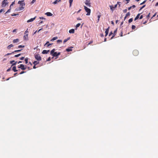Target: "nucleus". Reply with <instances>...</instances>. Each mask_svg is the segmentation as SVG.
<instances>
[{
	"label": "nucleus",
	"instance_id": "nucleus-29",
	"mask_svg": "<svg viewBox=\"0 0 158 158\" xmlns=\"http://www.w3.org/2000/svg\"><path fill=\"white\" fill-rule=\"evenodd\" d=\"M133 18H131L130 19L129 21H128V22H129V23H131V22H132V21H133Z\"/></svg>",
	"mask_w": 158,
	"mask_h": 158
},
{
	"label": "nucleus",
	"instance_id": "nucleus-2",
	"mask_svg": "<svg viewBox=\"0 0 158 158\" xmlns=\"http://www.w3.org/2000/svg\"><path fill=\"white\" fill-rule=\"evenodd\" d=\"M55 49H53L51 51L50 54L52 55L53 56L57 57V52H55Z\"/></svg>",
	"mask_w": 158,
	"mask_h": 158
},
{
	"label": "nucleus",
	"instance_id": "nucleus-49",
	"mask_svg": "<svg viewBox=\"0 0 158 158\" xmlns=\"http://www.w3.org/2000/svg\"><path fill=\"white\" fill-rule=\"evenodd\" d=\"M24 59V57H22L20 58V59L21 60H23Z\"/></svg>",
	"mask_w": 158,
	"mask_h": 158
},
{
	"label": "nucleus",
	"instance_id": "nucleus-32",
	"mask_svg": "<svg viewBox=\"0 0 158 158\" xmlns=\"http://www.w3.org/2000/svg\"><path fill=\"white\" fill-rule=\"evenodd\" d=\"M130 15V12H129L127 13V14L126 15V17H127V16H129Z\"/></svg>",
	"mask_w": 158,
	"mask_h": 158
},
{
	"label": "nucleus",
	"instance_id": "nucleus-58",
	"mask_svg": "<svg viewBox=\"0 0 158 158\" xmlns=\"http://www.w3.org/2000/svg\"><path fill=\"white\" fill-rule=\"evenodd\" d=\"M14 4V2H12L10 6V7Z\"/></svg>",
	"mask_w": 158,
	"mask_h": 158
},
{
	"label": "nucleus",
	"instance_id": "nucleus-56",
	"mask_svg": "<svg viewBox=\"0 0 158 158\" xmlns=\"http://www.w3.org/2000/svg\"><path fill=\"white\" fill-rule=\"evenodd\" d=\"M60 52H58V53H57V56H58L60 55Z\"/></svg>",
	"mask_w": 158,
	"mask_h": 158
},
{
	"label": "nucleus",
	"instance_id": "nucleus-7",
	"mask_svg": "<svg viewBox=\"0 0 158 158\" xmlns=\"http://www.w3.org/2000/svg\"><path fill=\"white\" fill-rule=\"evenodd\" d=\"M139 54V52L137 50H134L133 52V54L135 56H137Z\"/></svg>",
	"mask_w": 158,
	"mask_h": 158
},
{
	"label": "nucleus",
	"instance_id": "nucleus-62",
	"mask_svg": "<svg viewBox=\"0 0 158 158\" xmlns=\"http://www.w3.org/2000/svg\"><path fill=\"white\" fill-rule=\"evenodd\" d=\"M77 20H81V18H80L79 17L77 18Z\"/></svg>",
	"mask_w": 158,
	"mask_h": 158
},
{
	"label": "nucleus",
	"instance_id": "nucleus-45",
	"mask_svg": "<svg viewBox=\"0 0 158 158\" xmlns=\"http://www.w3.org/2000/svg\"><path fill=\"white\" fill-rule=\"evenodd\" d=\"M4 11V9H1L0 10V13H1L2 12V11Z\"/></svg>",
	"mask_w": 158,
	"mask_h": 158
},
{
	"label": "nucleus",
	"instance_id": "nucleus-6",
	"mask_svg": "<svg viewBox=\"0 0 158 158\" xmlns=\"http://www.w3.org/2000/svg\"><path fill=\"white\" fill-rule=\"evenodd\" d=\"M85 3V5L89 7L90 6V1L88 0H86Z\"/></svg>",
	"mask_w": 158,
	"mask_h": 158
},
{
	"label": "nucleus",
	"instance_id": "nucleus-16",
	"mask_svg": "<svg viewBox=\"0 0 158 158\" xmlns=\"http://www.w3.org/2000/svg\"><path fill=\"white\" fill-rule=\"evenodd\" d=\"M45 14L47 16H52V14L50 12H47Z\"/></svg>",
	"mask_w": 158,
	"mask_h": 158
},
{
	"label": "nucleus",
	"instance_id": "nucleus-37",
	"mask_svg": "<svg viewBox=\"0 0 158 158\" xmlns=\"http://www.w3.org/2000/svg\"><path fill=\"white\" fill-rule=\"evenodd\" d=\"M21 55V54L20 53V54H18L17 55H15L14 56L15 57H19V56Z\"/></svg>",
	"mask_w": 158,
	"mask_h": 158
},
{
	"label": "nucleus",
	"instance_id": "nucleus-3",
	"mask_svg": "<svg viewBox=\"0 0 158 158\" xmlns=\"http://www.w3.org/2000/svg\"><path fill=\"white\" fill-rule=\"evenodd\" d=\"M84 9H85L86 12H87V14H86L87 15H90L91 10L90 9L88 8L85 6H84Z\"/></svg>",
	"mask_w": 158,
	"mask_h": 158
},
{
	"label": "nucleus",
	"instance_id": "nucleus-9",
	"mask_svg": "<svg viewBox=\"0 0 158 158\" xmlns=\"http://www.w3.org/2000/svg\"><path fill=\"white\" fill-rule=\"evenodd\" d=\"M10 64H12V65L11 66H12L13 65H15L16 64L17 62L16 61L15 62V60H12L10 61Z\"/></svg>",
	"mask_w": 158,
	"mask_h": 158
},
{
	"label": "nucleus",
	"instance_id": "nucleus-22",
	"mask_svg": "<svg viewBox=\"0 0 158 158\" xmlns=\"http://www.w3.org/2000/svg\"><path fill=\"white\" fill-rule=\"evenodd\" d=\"M57 39H58V37L57 36L53 38L52 39L50 40V41H54V40H56Z\"/></svg>",
	"mask_w": 158,
	"mask_h": 158
},
{
	"label": "nucleus",
	"instance_id": "nucleus-12",
	"mask_svg": "<svg viewBox=\"0 0 158 158\" xmlns=\"http://www.w3.org/2000/svg\"><path fill=\"white\" fill-rule=\"evenodd\" d=\"M36 17V16H35L34 18H31L30 19L28 20L27 21V23H29V22H32L35 19Z\"/></svg>",
	"mask_w": 158,
	"mask_h": 158
},
{
	"label": "nucleus",
	"instance_id": "nucleus-23",
	"mask_svg": "<svg viewBox=\"0 0 158 158\" xmlns=\"http://www.w3.org/2000/svg\"><path fill=\"white\" fill-rule=\"evenodd\" d=\"M73 0H69V6L70 7L71 6L72 3L73 2Z\"/></svg>",
	"mask_w": 158,
	"mask_h": 158
},
{
	"label": "nucleus",
	"instance_id": "nucleus-46",
	"mask_svg": "<svg viewBox=\"0 0 158 158\" xmlns=\"http://www.w3.org/2000/svg\"><path fill=\"white\" fill-rule=\"evenodd\" d=\"M26 72H24V71H22L20 73V74H22L25 73Z\"/></svg>",
	"mask_w": 158,
	"mask_h": 158
},
{
	"label": "nucleus",
	"instance_id": "nucleus-13",
	"mask_svg": "<svg viewBox=\"0 0 158 158\" xmlns=\"http://www.w3.org/2000/svg\"><path fill=\"white\" fill-rule=\"evenodd\" d=\"M52 44H50V43H49V42L48 41H47L46 43V44H44V46H45L46 45H47V47H49L50 45H52Z\"/></svg>",
	"mask_w": 158,
	"mask_h": 158
},
{
	"label": "nucleus",
	"instance_id": "nucleus-30",
	"mask_svg": "<svg viewBox=\"0 0 158 158\" xmlns=\"http://www.w3.org/2000/svg\"><path fill=\"white\" fill-rule=\"evenodd\" d=\"M28 59L27 57L25 59V61L26 64H27L28 63Z\"/></svg>",
	"mask_w": 158,
	"mask_h": 158
},
{
	"label": "nucleus",
	"instance_id": "nucleus-42",
	"mask_svg": "<svg viewBox=\"0 0 158 158\" xmlns=\"http://www.w3.org/2000/svg\"><path fill=\"white\" fill-rule=\"evenodd\" d=\"M127 9H125L123 10V12L124 13H126L127 12Z\"/></svg>",
	"mask_w": 158,
	"mask_h": 158
},
{
	"label": "nucleus",
	"instance_id": "nucleus-1",
	"mask_svg": "<svg viewBox=\"0 0 158 158\" xmlns=\"http://www.w3.org/2000/svg\"><path fill=\"white\" fill-rule=\"evenodd\" d=\"M18 3L20 4L19 10H23L24 9V6L25 5V3L23 1H19Z\"/></svg>",
	"mask_w": 158,
	"mask_h": 158
},
{
	"label": "nucleus",
	"instance_id": "nucleus-61",
	"mask_svg": "<svg viewBox=\"0 0 158 158\" xmlns=\"http://www.w3.org/2000/svg\"><path fill=\"white\" fill-rule=\"evenodd\" d=\"M131 7H132V8H134L135 7V5H133Z\"/></svg>",
	"mask_w": 158,
	"mask_h": 158
},
{
	"label": "nucleus",
	"instance_id": "nucleus-35",
	"mask_svg": "<svg viewBox=\"0 0 158 158\" xmlns=\"http://www.w3.org/2000/svg\"><path fill=\"white\" fill-rule=\"evenodd\" d=\"M135 27H135V26L134 25H132V26L131 28L132 30L135 29Z\"/></svg>",
	"mask_w": 158,
	"mask_h": 158
},
{
	"label": "nucleus",
	"instance_id": "nucleus-38",
	"mask_svg": "<svg viewBox=\"0 0 158 158\" xmlns=\"http://www.w3.org/2000/svg\"><path fill=\"white\" fill-rule=\"evenodd\" d=\"M25 46L24 45H20L18 46L19 48H24Z\"/></svg>",
	"mask_w": 158,
	"mask_h": 158
},
{
	"label": "nucleus",
	"instance_id": "nucleus-8",
	"mask_svg": "<svg viewBox=\"0 0 158 158\" xmlns=\"http://www.w3.org/2000/svg\"><path fill=\"white\" fill-rule=\"evenodd\" d=\"M117 31V28L114 32V33H113V35L112 37L111 38V39H112L116 35V33Z\"/></svg>",
	"mask_w": 158,
	"mask_h": 158
},
{
	"label": "nucleus",
	"instance_id": "nucleus-59",
	"mask_svg": "<svg viewBox=\"0 0 158 158\" xmlns=\"http://www.w3.org/2000/svg\"><path fill=\"white\" fill-rule=\"evenodd\" d=\"M16 29H15L13 31V32H15L16 31Z\"/></svg>",
	"mask_w": 158,
	"mask_h": 158
},
{
	"label": "nucleus",
	"instance_id": "nucleus-34",
	"mask_svg": "<svg viewBox=\"0 0 158 158\" xmlns=\"http://www.w3.org/2000/svg\"><path fill=\"white\" fill-rule=\"evenodd\" d=\"M14 53V52H12L11 53H8L6 54L4 56H7V55H11L12 54V53Z\"/></svg>",
	"mask_w": 158,
	"mask_h": 158
},
{
	"label": "nucleus",
	"instance_id": "nucleus-48",
	"mask_svg": "<svg viewBox=\"0 0 158 158\" xmlns=\"http://www.w3.org/2000/svg\"><path fill=\"white\" fill-rule=\"evenodd\" d=\"M10 9H9L6 13H7L8 12H10Z\"/></svg>",
	"mask_w": 158,
	"mask_h": 158
},
{
	"label": "nucleus",
	"instance_id": "nucleus-31",
	"mask_svg": "<svg viewBox=\"0 0 158 158\" xmlns=\"http://www.w3.org/2000/svg\"><path fill=\"white\" fill-rule=\"evenodd\" d=\"M110 10L112 11H113V8H114V7L113 6H110Z\"/></svg>",
	"mask_w": 158,
	"mask_h": 158
},
{
	"label": "nucleus",
	"instance_id": "nucleus-57",
	"mask_svg": "<svg viewBox=\"0 0 158 158\" xmlns=\"http://www.w3.org/2000/svg\"><path fill=\"white\" fill-rule=\"evenodd\" d=\"M100 16H100V15H98V21L99 20V18H100Z\"/></svg>",
	"mask_w": 158,
	"mask_h": 158
},
{
	"label": "nucleus",
	"instance_id": "nucleus-43",
	"mask_svg": "<svg viewBox=\"0 0 158 158\" xmlns=\"http://www.w3.org/2000/svg\"><path fill=\"white\" fill-rule=\"evenodd\" d=\"M112 34L113 35V33H112V31H111L110 32V33L109 35V36H110Z\"/></svg>",
	"mask_w": 158,
	"mask_h": 158
},
{
	"label": "nucleus",
	"instance_id": "nucleus-28",
	"mask_svg": "<svg viewBox=\"0 0 158 158\" xmlns=\"http://www.w3.org/2000/svg\"><path fill=\"white\" fill-rule=\"evenodd\" d=\"M80 25L81 24L80 23H78L76 25V30L77 29V27H79L80 26Z\"/></svg>",
	"mask_w": 158,
	"mask_h": 158
},
{
	"label": "nucleus",
	"instance_id": "nucleus-27",
	"mask_svg": "<svg viewBox=\"0 0 158 158\" xmlns=\"http://www.w3.org/2000/svg\"><path fill=\"white\" fill-rule=\"evenodd\" d=\"M28 35V34H26L25 35H24V39L25 40L27 39Z\"/></svg>",
	"mask_w": 158,
	"mask_h": 158
},
{
	"label": "nucleus",
	"instance_id": "nucleus-50",
	"mask_svg": "<svg viewBox=\"0 0 158 158\" xmlns=\"http://www.w3.org/2000/svg\"><path fill=\"white\" fill-rule=\"evenodd\" d=\"M92 43H93V41H90V42L88 43V45H89V44H91Z\"/></svg>",
	"mask_w": 158,
	"mask_h": 158
},
{
	"label": "nucleus",
	"instance_id": "nucleus-25",
	"mask_svg": "<svg viewBox=\"0 0 158 158\" xmlns=\"http://www.w3.org/2000/svg\"><path fill=\"white\" fill-rule=\"evenodd\" d=\"M39 62L37 61H35L33 62V64L35 65H37V64H38L39 63Z\"/></svg>",
	"mask_w": 158,
	"mask_h": 158
},
{
	"label": "nucleus",
	"instance_id": "nucleus-4",
	"mask_svg": "<svg viewBox=\"0 0 158 158\" xmlns=\"http://www.w3.org/2000/svg\"><path fill=\"white\" fill-rule=\"evenodd\" d=\"M35 56L36 60L38 61L41 60V58L39 54H36Z\"/></svg>",
	"mask_w": 158,
	"mask_h": 158
},
{
	"label": "nucleus",
	"instance_id": "nucleus-44",
	"mask_svg": "<svg viewBox=\"0 0 158 158\" xmlns=\"http://www.w3.org/2000/svg\"><path fill=\"white\" fill-rule=\"evenodd\" d=\"M11 67L10 68L8 69L6 71L7 72H9L11 70Z\"/></svg>",
	"mask_w": 158,
	"mask_h": 158
},
{
	"label": "nucleus",
	"instance_id": "nucleus-10",
	"mask_svg": "<svg viewBox=\"0 0 158 158\" xmlns=\"http://www.w3.org/2000/svg\"><path fill=\"white\" fill-rule=\"evenodd\" d=\"M21 67V69L22 70H24L26 69V67H25L24 65L23 64H21L20 65Z\"/></svg>",
	"mask_w": 158,
	"mask_h": 158
},
{
	"label": "nucleus",
	"instance_id": "nucleus-5",
	"mask_svg": "<svg viewBox=\"0 0 158 158\" xmlns=\"http://www.w3.org/2000/svg\"><path fill=\"white\" fill-rule=\"evenodd\" d=\"M8 4V2H7L6 1L4 0H3L2 2V7H5L7 4Z\"/></svg>",
	"mask_w": 158,
	"mask_h": 158
},
{
	"label": "nucleus",
	"instance_id": "nucleus-63",
	"mask_svg": "<svg viewBox=\"0 0 158 158\" xmlns=\"http://www.w3.org/2000/svg\"><path fill=\"white\" fill-rule=\"evenodd\" d=\"M156 13H155V14H154V15H153V16H152V18H153V17H154L155 16H156Z\"/></svg>",
	"mask_w": 158,
	"mask_h": 158
},
{
	"label": "nucleus",
	"instance_id": "nucleus-41",
	"mask_svg": "<svg viewBox=\"0 0 158 158\" xmlns=\"http://www.w3.org/2000/svg\"><path fill=\"white\" fill-rule=\"evenodd\" d=\"M145 5H144L140 9V10H141V9H142L143 8H144L145 7Z\"/></svg>",
	"mask_w": 158,
	"mask_h": 158
},
{
	"label": "nucleus",
	"instance_id": "nucleus-19",
	"mask_svg": "<svg viewBox=\"0 0 158 158\" xmlns=\"http://www.w3.org/2000/svg\"><path fill=\"white\" fill-rule=\"evenodd\" d=\"M12 70L14 72H16L18 71V70L16 69V67L15 66H13L12 68Z\"/></svg>",
	"mask_w": 158,
	"mask_h": 158
},
{
	"label": "nucleus",
	"instance_id": "nucleus-15",
	"mask_svg": "<svg viewBox=\"0 0 158 158\" xmlns=\"http://www.w3.org/2000/svg\"><path fill=\"white\" fill-rule=\"evenodd\" d=\"M49 52V50H44L42 52V53H43V54H47L48 53V52Z\"/></svg>",
	"mask_w": 158,
	"mask_h": 158
},
{
	"label": "nucleus",
	"instance_id": "nucleus-21",
	"mask_svg": "<svg viewBox=\"0 0 158 158\" xmlns=\"http://www.w3.org/2000/svg\"><path fill=\"white\" fill-rule=\"evenodd\" d=\"M13 45L12 44H11L10 45H9L7 47V48L8 49H10V48L12 47H13Z\"/></svg>",
	"mask_w": 158,
	"mask_h": 158
},
{
	"label": "nucleus",
	"instance_id": "nucleus-54",
	"mask_svg": "<svg viewBox=\"0 0 158 158\" xmlns=\"http://www.w3.org/2000/svg\"><path fill=\"white\" fill-rule=\"evenodd\" d=\"M36 0H33L31 2L32 3H33L35 2Z\"/></svg>",
	"mask_w": 158,
	"mask_h": 158
},
{
	"label": "nucleus",
	"instance_id": "nucleus-17",
	"mask_svg": "<svg viewBox=\"0 0 158 158\" xmlns=\"http://www.w3.org/2000/svg\"><path fill=\"white\" fill-rule=\"evenodd\" d=\"M75 31L74 29H71L69 30V32L70 33H74Z\"/></svg>",
	"mask_w": 158,
	"mask_h": 158
},
{
	"label": "nucleus",
	"instance_id": "nucleus-40",
	"mask_svg": "<svg viewBox=\"0 0 158 158\" xmlns=\"http://www.w3.org/2000/svg\"><path fill=\"white\" fill-rule=\"evenodd\" d=\"M21 50H15L13 52H19L21 51Z\"/></svg>",
	"mask_w": 158,
	"mask_h": 158
},
{
	"label": "nucleus",
	"instance_id": "nucleus-11",
	"mask_svg": "<svg viewBox=\"0 0 158 158\" xmlns=\"http://www.w3.org/2000/svg\"><path fill=\"white\" fill-rule=\"evenodd\" d=\"M109 29H110V27H109L107 28L106 29V30L105 31V33H106V35H105V36H107V35H108Z\"/></svg>",
	"mask_w": 158,
	"mask_h": 158
},
{
	"label": "nucleus",
	"instance_id": "nucleus-53",
	"mask_svg": "<svg viewBox=\"0 0 158 158\" xmlns=\"http://www.w3.org/2000/svg\"><path fill=\"white\" fill-rule=\"evenodd\" d=\"M143 16L142 15H141L139 17V19H141L143 18Z\"/></svg>",
	"mask_w": 158,
	"mask_h": 158
},
{
	"label": "nucleus",
	"instance_id": "nucleus-52",
	"mask_svg": "<svg viewBox=\"0 0 158 158\" xmlns=\"http://www.w3.org/2000/svg\"><path fill=\"white\" fill-rule=\"evenodd\" d=\"M148 19L147 20L145 21L143 23V24H145L147 22V21H148Z\"/></svg>",
	"mask_w": 158,
	"mask_h": 158
},
{
	"label": "nucleus",
	"instance_id": "nucleus-14",
	"mask_svg": "<svg viewBox=\"0 0 158 158\" xmlns=\"http://www.w3.org/2000/svg\"><path fill=\"white\" fill-rule=\"evenodd\" d=\"M73 48V47H71L69 48H67L66 49V51L68 52H69L70 51H72V48Z\"/></svg>",
	"mask_w": 158,
	"mask_h": 158
},
{
	"label": "nucleus",
	"instance_id": "nucleus-36",
	"mask_svg": "<svg viewBox=\"0 0 158 158\" xmlns=\"http://www.w3.org/2000/svg\"><path fill=\"white\" fill-rule=\"evenodd\" d=\"M150 13H149L148 14L147 16V19H149L150 16Z\"/></svg>",
	"mask_w": 158,
	"mask_h": 158
},
{
	"label": "nucleus",
	"instance_id": "nucleus-33",
	"mask_svg": "<svg viewBox=\"0 0 158 158\" xmlns=\"http://www.w3.org/2000/svg\"><path fill=\"white\" fill-rule=\"evenodd\" d=\"M62 42V40H59L57 41V42L58 43H61Z\"/></svg>",
	"mask_w": 158,
	"mask_h": 158
},
{
	"label": "nucleus",
	"instance_id": "nucleus-39",
	"mask_svg": "<svg viewBox=\"0 0 158 158\" xmlns=\"http://www.w3.org/2000/svg\"><path fill=\"white\" fill-rule=\"evenodd\" d=\"M146 0H144V1H143L142 3H140V5H143V4H144V3H145V2H146Z\"/></svg>",
	"mask_w": 158,
	"mask_h": 158
},
{
	"label": "nucleus",
	"instance_id": "nucleus-55",
	"mask_svg": "<svg viewBox=\"0 0 158 158\" xmlns=\"http://www.w3.org/2000/svg\"><path fill=\"white\" fill-rule=\"evenodd\" d=\"M28 29H27V30H26V31H25V34H26V33L28 32Z\"/></svg>",
	"mask_w": 158,
	"mask_h": 158
},
{
	"label": "nucleus",
	"instance_id": "nucleus-60",
	"mask_svg": "<svg viewBox=\"0 0 158 158\" xmlns=\"http://www.w3.org/2000/svg\"><path fill=\"white\" fill-rule=\"evenodd\" d=\"M131 8H132L131 6L130 7H128V10H130L131 9Z\"/></svg>",
	"mask_w": 158,
	"mask_h": 158
},
{
	"label": "nucleus",
	"instance_id": "nucleus-64",
	"mask_svg": "<svg viewBox=\"0 0 158 158\" xmlns=\"http://www.w3.org/2000/svg\"><path fill=\"white\" fill-rule=\"evenodd\" d=\"M158 6V2H157L156 4H155V6Z\"/></svg>",
	"mask_w": 158,
	"mask_h": 158
},
{
	"label": "nucleus",
	"instance_id": "nucleus-51",
	"mask_svg": "<svg viewBox=\"0 0 158 158\" xmlns=\"http://www.w3.org/2000/svg\"><path fill=\"white\" fill-rule=\"evenodd\" d=\"M40 19H45L43 17H40Z\"/></svg>",
	"mask_w": 158,
	"mask_h": 158
},
{
	"label": "nucleus",
	"instance_id": "nucleus-20",
	"mask_svg": "<svg viewBox=\"0 0 158 158\" xmlns=\"http://www.w3.org/2000/svg\"><path fill=\"white\" fill-rule=\"evenodd\" d=\"M61 0H56L54 2H53V4H57L58 2L60 1Z\"/></svg>",
	"mask_w": 158,
	"mask_h": 158
},
{
	"label": "nucleus",
	"instance_id": "nucleus-18",
	"mask_svg": "<svg viewBox=\"0 0 158 158\" xmlns=\"http://www.w3.org/2000/svg\"><path fill=\"white\" fill-rule=\"evenodd\" d=\"M19 39H15L13 40V42L14 43H17L19 42Z\"/></svg>",
	"mask_w": 158,
	"mask_h": 158
},
{
	"label": "nucleus",
	"instance_id": "nucleus-24",
	"mask_svg": "<svg viewBox=\"0 0 158 158\" xmlns=\"http://www.w3.org/2000/svg\"><path fill=\"white\" fill-rule=\"evenodd\" d=\"M140 15V14H138L135 17V20H136L139 17V16Z\"/></svg>",
	"mask_w": 158,
	"mask_h": 158
},
{
	"label": "nucleus",
	"instance_id": "nucleus-47",
	"mask_svg": "<svg viewBox=\"0 0 158 158\" xmlns=\"http://www.w3.org/2000/svg\"><path fill=\"white\" fill-rule=\"evenodd\" d=\"M50 60H51V58H50V57H49L48 59L47 60V61H50Z\"/></svg>",
	"mask_w": 158,
	"mask_h": 158
},
{
	"label": "nucleus",
	"instance_id": "nucleus-26",
	"mask_svg": "<svg viewBox=\"0 0 158 158\" xmlns=\"http://www.w3.org/2000/svg\"><path fill=\"white\" fill-rule=\"evenodd\" d=\"M70 37H69L67 38V39H65L64 41V43H65L67 41H68L70 39Z\"/></svg>",
	"mask_w": 158,
	"mask_h": 158
}]
</instances>
